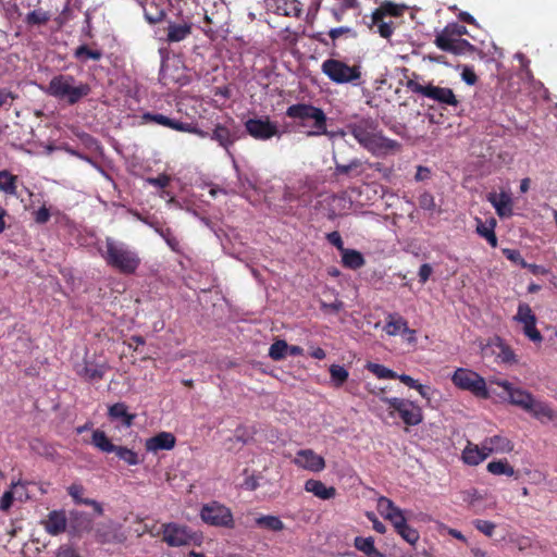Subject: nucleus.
Instances as JSON below:
<instances>
[{
	"label": "nucleus",
	"instance_id": "obj_2",
	"mask_svg": "<svg viewBox=\"0 0 557 557\" xmlns=\"http://www.w3.org/2000/svg\"><path fill=\"white\" fill-rule=\"evenodd\" d=\"M286 117L292 120L295 129L304 133L307 137L333 136L327 131V116L325 112L309 102H298L287 107Z\"/></svg>",
	"mask_w": 557,
	"mask_h": 557
},
{
	"label": "nucleus",
	"instance_id": "obj_40",
	"mask_svg": "<svg viewBox=\"0 0 557 557\" xmlns=\"http://www.w3.org/2000/svg\"><path fill=\"white\" fill-rule=\"evenodd\" d=\"M145 18L150 24H157L164 20L165 11L157 5L154 2H150L144 8Z\"/></svg>",
	"mask_w": 557,
	"mask_h": 557
},
{
	"label": "nucleus",
	"instance_id": "obj_62",
	"mask_svg": "<svg viewBox=\"0 0 557 557\" xmlns=\"http://www.w3.org/2000/svg\"><path fill=\"white\" fill-rule=\"evenodd\" d=\"M14 500V493L11 490L5 491L0 498V510L8 511L12 507Z\"/></svg>",
	"mask_w": 557,
	"mask_h": 557
},
{
	"label": "nucleus",
	"instance_id": "obj_46",
	"mask_svg": "<svg viewBox=\"0 0 557 557\" xmlns=\"http://www.w3.org/2000/svg\"><path fill=\"white\" fill-rule=\"evenodd\" d=\"M329 38L331 39V46L336 47V40L346 37V38H356V32L348 26H341L336 28H332L327 33Z\"/></svg>",
	"mask_w": 557,
	"mask_h": 557
},
{
	"label": "nucleus",
	"instance_id": "obj_26",
	"mask_svg": "<svg viewBox=\"0 0 557 557\" xmlns=\"http://www.w3.org/2000/svg\"><path fill=\"white\" fill-rule=\"evenodd\" d=\"M108 417L111 421H120L123 426L129 428L133 425L136 414L128 412L125 403H115L109 406Z\"/></svg>",
	"mask_w": 557,
	"mask_h": 557
},
{
	"label": "nucleus",
	"instance_id": "obj_20",
	"mask_svg": "<svg viewBox=\"0 0 557 557\" xmlns=\"http://www.w3.org/2000/svg\"><path fill=\"white\" fill-rule=\"evenodd\" d=\"M293 462L302 469L321 472L325 468V460L312 449H300L297 451Z\"/></svg>",
	"mask_w": 557,
	"mask_h": 557
},
{
	"label": "nucleus",
	"instance_id": "obj_47",
	"mask_svg": "<svg viewBox=\"0 0 557 557\" xmlns=\"http://www.w3.org/2000/svg\"><path fill=\"white\" fill-rule=\"evenodd\" d=\"M354 546L356 549L362 552L367 556L373 554L376 549L374 545V539L372 536H356L354 540Z\"/></svg>",
	"mask_w": 557,
	"mask_h": 557
},
{
	"label": "nucleus",
	"instance_id": "obj_56",
	"mask_svg": "<svg viewBox=\"0 0 557 557\" xmlns=\"http://www.w3.org/2000/svg\"><path fill=\"white\" fill-rule=\"evenodd\" d=\"M473 525L478 531L482 532L484 535L490 537L494 534V531L496 529V524L494 522L483 519L474 520Z\"/></svg>",
	"mask_w": 557,
	"mask_h": 557
},
{
	"label": "nucleus",
	"instance_id": "obj_16",
	"mask_svg": "<svg viewBox=\"0 0 557 557\" xmlns=\"http://www.w3.org/2000/svg\"><path fill=\"white\" fill-rule=\"evenodd\" d=\"M92 531L96 542L100 544H120L126 540V536L111 520L97 523Z\"/></svg>",
	"mask_w": 557,
	"mask_h": 557
},
{
	"label": "nucleus",
	"instance_id": "obj_19",
	"mask_svg": "<svg viewBox=\"0 0 557 557\" xmlns=\"http://www.w3.org/2000/svg\"><path fill=\"white\" fill-rule=\"evenodd\" d=\"M94 530V519L84 511L71 510L69 513V533L72 536H82Z\"/></svg>",
	"mask_w": 557,
	"mask_h": 557
},
{
	"label": "nucleus",
	"instance_id": "obj_48",
	"mask_svg": "<svg viewBox=\"0 0 557 557\" xmlns=\"http://www.w3.org/2000/svg\"><path fill=\"white\" fill-rule=\"evenodd\" d=\"M288 344L283 339L275 341L269 349V357L275 361L282 360L286 357Z\"/></svg>",
	"mask_w": 557,
	"mask_h": 557
},
{
	"label": "nucleus",
	"instance_id": "obj_3",
	"mask_svg": "<svg viewBox=\"0 0 557 557\" xmlns=\"http://www.w3.org/2000/svg\"><path fill=\"white\" fill-rule=\"evenodd\" d=\"M106 251L101 253L107 265L121 274L132 275L136 273L141 263L138 251L128 244L107 237Z\"/></svg>",
	"mask_w": 557,
	"mask_h": 557
},
{
	"label": "nucleus",
	"instance_id": "obj_57",
	"mask_svg": "<svg viewBox=\"0 0 557 557\" xmlns=\"http://www.w3.org/2000/svg\"><path fill=\"white\" fill-rule=\"evenodd\" d=\"M418 202L420 208L426 211H434L436 208L434 196L429 191L422 193L419 196Z\"/></svg>",
	"mask_w": 557,
	"mask_h": 557
},
{
	"label": "nucleus",
	"instance_id": "obj_24",
	"mask_svg": "<svg viewBox=\"0 0 557 557\" xmlns=\"http://www.w3.org/2000/svg\"><path fill=\"white\" fill-rule=\"evenodd\" d=\"M176 437L170 432H160L146 440L145 447L147 451L157 453L159 450H170L174 448Z\"/></svg>",
	"mask_w": 557,
	"mask_h": 557
},
{
	"label": "nucleus",
	"instance_id": "obj_58",
	"mask_svg": "<svg viewBox=\"0 0 557 557\" xmlns=\"http://www.w3.org/2000/svg\"><path fill=\"white\" fill-rule=\"evenodd\" d=\"M503 255L509 260L511 261L512 263L515 264H518L520 265L521 268H525L527 265V261L523 259V257L521 256L520 251L517 250V249H509V248H504L503 250Z\"/></svg>",
	"mask_w": 557,
	"mask_h": 557
},
{
	"label": "nucleus",
	"instance_id": "obj_13",
	"mask_svg": "<svg viewBox=\"0 0 557 557\" xmlns=\"http://www.w3.org/2000/svg\"><path fill=\"white\" fill-rule=\"evenodd\" d=\"M110 370L106 361H97L96 357H85L81 364H76V374L87 382H99Z\"/></svg>",
	"mask_w": 557,
	"mask_h": 557
},
{
	"label": "nucleus",
	"instance_id": "obj_60",
	"mask_svg": "<svg viewBox=\"0 0 557 557\" xmlns=\"http://www.w3.org/2000/svg\"><path fill=\"white\" fill-rule=\"evenodd\" d=\"M447 32L450 33V35L461 38L463 35L468 34V29L465 25H461L459 23H449L444 27Z\"/></svg>",
	"mask_w": 557,
	"mask_h": 557
},
{
	"label": "nucleus",
	"instance_id": "obj_51",
	"mask_svg": "<svg viewBox=\"0 0 557 557\" xmlns=\"http://www.w3.org/2000/svg\"><path fill=\"white\" fill-rule=\"evenodd\" d=\"M362 166V161L360 159H352L349 163L347 164H342V163H338L336 160H335V173L336 174H339V175H348L350 174L352 171L359 169Z\"/></svg>",
	"mask_w": 557,
	"mask_h": 557
},
{
	"label": "nucleus",
	"instance_id": "obj_22",
	"mask_svg": "<svg viewBox=\"0 0 557 557\" xmlns=\"http://www.w3.org/2000/svg\"><path fill=\"white\" fill-rule=\"evenodd\" d=\"M193 23L189 17L182 18L181 22H169L166 41L170 44L185 40L191 35Z\"/></svg>",
	"mask_w": 557,
	"mask_h": 557
},
{
	"label": "nucleus",
	"instance_id": "obj_9",
	"mask_svg": "<svg viewBox=\"0 0 557 557\" xmlns=\"http://www.w3.org/2000/svg\"><path fill=\"white\" fill-rule=\"evenodd\" d=\"M201 520L212 527L218 528H234V517L228 507L219 503L210 502L205 504L200 509Z\"/></svg>",
	"mask_w": 557,
	"mask_h": 557
},
{
	"label": "nucleus",
	"instance_id": "obj_33",
	"mask_svg": "<svg viewBox=\"0 0 557 557\" xmlns=\"http://www.w3.org/2000/svg\"><path fill=\"white\" fill-rule=\"evenodd\" d=\"M486 444H488L493 450V454H506L513 449L512 442L503 435H493L486 437Z\"/></svg>",
	"mask_w": 557,
	"mask_h": 557
},
{
	"label": "nucleus",
	"instance_id": "obj_7",
	"mask_svg": "<svg viewBox=\"0 0 557 557\" xmlns=\"http://www.w3.org/2000/svg\"><path fill=\"white\" fill-rule=\"evenodd\" d=\"M322 72L336 84L354 83L361 77L359 65H348L347 63L336 60L327 59L321 65Z\"/></svg>",
	"mask_w": 557,
	"mask_h": 557
},
{
	"label": "nucleus",
	"instance_id": "obj_1",
	"mask_svg": "<svg viewBox=\"0 0 557 557\" xmlns=\"http://www.w3.org/2000/svg\"><path fill=\"white\" fill-rule=\"evenodd\" d=\"M347 131L355 139L374 156H384L399 148V144L385 137L379 123L372 117H363L347 125Z\"/></svg>",
	"mask_w": 557,
	"mask_h": 557
},
{
	"label": "nucleus",
	"instance_id": "obj_55",
	"mask_svg": "<svg viewBox=\"0 0 557 557\" xmlns=\"http://www.w3.org/2000/svg\"><path fill=\"white\" fill-rule=\"evenodd\" d=\"M499 352L497 354V358L503 363H515L517 362L516 355L513 350L505 344H499Z\"/></svg>",
	"mask_w": 557,
	"mask_h": 557
},
{
	"label": "nucleus",
	"instance_id": "obj_59",
	"mask_svg": "<svg viewBox=\"0 0 557 557\" xmlns=\"http://www.w3.org/2000/svg\"><path fill=\"white\" fill-rule=\"evenodd\" d=\"M148 184L158 187V188H165L170 185L171 177L168 174H160L157 177H149L147 178Z\"/></svg>",
	"mask_w": 557,
	"mask_h": 557
},
{
	"label": "nucleus",
	"instance_id": "obj_23",
	"mask_svg": "<svg viewBox=\"0 0 557 557\" xmlns=\"http://www.w3.org/2000/svg\"><path fill=\"white\" fill-rule=\"evenodd\" d=\"M487 200L494 207L499 218H509L513 214L511 196L506 191L490 193Z\"/></svg>",
	"mask_w": 557,
	"mask_h": 557
},
{
	"label": "nucleus",
	"instance_id": "obj_53",
	"mask_svg": "<svg viewBox=\"0 0 557 557\" xmlns=\"http://www.w3.org/2000/svg\"><path fill=\"white\" fill-rule=\"evenodd\" d=\"M85 488L82 484L73 483L67 487L69 495L73 498L77 505H84V502H88L89 498H84L83 494Z\"/></svg>",
	"mask_w": 557,
	"mask_h": 557
},
{
	"label": "nucleus",
	"instance_id": "obj_28",
	"mask_svg": "<svg viewBox=\"0 0 557 557\" xmlns=\"http://www.w3.org/2000/svg\"><path fill=\"white\" fill-rule=\"evenodd\" d=\"M527 412L531 413L541 423L552 422L557 418L556 412L547 403L536 399H534Z\"/></svg>",
	"mask_w": 557,
	"mask_h": 557
},
{
	"label": "nucleus",
	"instance_id": "obj_4",
	"mask_svg": "<svg viewBox=\"0 0 557 557\" xmlns=\"http://www.w3.org/2000/svg\"><path fill=\"white\" fill-rule=\"evenodd\" d=\"M91 91L87 83L77 82L71 74H58L53 76L47 88L46 92L61 101L66 102L69 106L78 103L83 98L87 97Z\"/></svg>",
	"mask_w": 557,
	"mask_h": 557
},
{
	"label": "nucleus",
	"instance_id": "obj_34",
	"mask_svg": "<svg viewBox=\"0 0 557 557\" xmlns=\"http://www.w3.org/2000/svg\"><path fill=\"white\" fill-rule=\"evenodd\" d=\"M255 523L259 528L273 532H280L285 529L284 522L277 516L272 515L260 516L255 520Z\"/></svg>",
	"mask_w": 557,
	"mask_h": 557
},
{
	"label": "nucleus",
	"instance_id": "obj_39",
	"mask_svg": "<svg viewBox=\"0 0 557 557\" xmlns=\"http://www.w3.org/2000/svg\"><path fill=\"white\" fill-rule=\"evenodd\" d=\"M487 471L494 475L512 476L515 474L513 467H511L506 459L491 461L487 465Z\"/></svg>",
	"mask_w": 557,
	"mask_h": 557
},
{
	"label": "nucleus",
	"instance_id": "obj_50",
	"mask_svg": "<svg viewBox=\"0 0 557 557\" xmlns=\"http://www.w3.org/2000/svg\"><path fill=\"white\" fill-rule=\"evenodd\" d=\"M399 507H397L394 502L385 496H381L377 499V511L380 515L387 519L392 513H394Z\"/></svg>",
	"mask_w": 557,
	"mask_h": 557
},
{
	"label": "nucleus",
	"instance_id": "obj_21",
	"mask_svg": "<svg viewBox=\"0 0 557 557\" xmlns=\"http://www.w3.org/2000/svg\"><path fill=\"white\" fill-rule=\"evenodd\" d=\"M41 524L49 535L57 536L69 530V516L64 510H51Z\"/></svg>",
	"mask_w": 557,
	"mask_h": 557
},
{
	"label": "nucleus",
	"instance_id": "obj_35",
	"mask_svg": "<svg viewBox=\"0 0 557 557\" xmlns=\"http://www.w3.org/2000/svg\"><path fill=\"white\" fill-rule=\"evenodd\" d=\"M91 443L95 447L103 453H113L116 445H114L107 434L101 430H95L91 435Z\"/></svg>",
	"mask_w": 557,
	"mask_h": 557
},
{
	"label": "nucleus",
	"instance_id": "obj_37",
	"mask_svg": "<svg viewBox=\"0 0 557 557\" xmlns=\"http://www.w3.org/2000/svg\"><path fill=\"white\" fill-rule=\"evenodd\" d=\"M51 18V14L42 9H37L28 12L25 16V23L28 26L46 25Z\"/></svg>",
	"mask_w": 557,
	"mask_h": 557
},
{
	"label": "nucleus",
	"instance_id": "obj_25",
	"mask_svg": "<svg viewBox=\"0 0 557 557\" xmlns=\"http://www.w3.org/2000/svg\"><path fill=\"white\" fill-rule=\"evenodd\" d=\"M384 331L389 336H396L399 333L410 334L411 336L416 334L414 330L409 329L408 322L397 313L387 315Z\"/></svg>",
	"mask_w": 557,
	"mask_h": 557
},
{
	"label": "nucleus",
	"instance_id": "obj_18",
	"mask_svg": "<svg viewBox=\"0 0 557 557\" xmlns=\"http://www.w3.org/2000/svg\"><path fill=\"white\" fill-rule=\"evenodd\" d=\"M497 385L508 395L509 403L511 405L517 406L524 411H528V409L531 408L535 398L530 392L515 387L513 384L508 381H499L497 382Z\"/></svg>",
	"mask_w": 557,
	"mask_h": 557
},
{
	"label": "nucleus",
	"instance_id": "obj_5",
	"mask_svg": "<svg viewBox=\"0 0 557 557\" xmlns=\"http://www.w3.org/2000/svg\"><path fill=\"white\" fill-rule=\"evenodd\" d=\"M406 87L411 92L421 95L442 106L457 107L459 104V100L457 99L453 89L448 87L435 86L431 83L428 85H422L413 78L406 82Z\"/></svg>",
	"mask_w": 557,
	"mask_h": 557
},
{
	"label": "nucleus",
	"instance_id": "obj_29",
	"mask_svg": "<svg viewBox=\"0 0 557 557\" xmlns=\"http://www.w3.org/2000/svg\"><path fill=\"white\" fill-rule=\"evenodd\" d=\"M210 137L225 149H228L237 138L236 134L223 124H216Z\"/></svg>",
	"mask_w": 557,
	"mask_h": 557
},
{
	"label": "nucleus",
	"instance_id": "obj_45",
	"mask_svg": "<svg viewBox=\"0 0 557 557\" xmlns=\"http://www.w3.org/2000/svg\"><path fill=\"white\" fill-rule=\"evenodd\" d=\"M332 383L335 387H341L348 380V371L339 364H332L329 369Z\"/></svg>",
	"mask_w": 557,
	"mask_h": 557
},
{
	"label": "nucleus",
	"instance_id": "obj_12",
	"mask_svg": "<svg viewBox=\"0 0 557 557\" xmlns=\"http://www.w3.org/2000/svg\"><path fill=\"white\" fill-rule=\"evenodd\" d=\"M434 44L442 51L449 52L455 55L473 53L476 51V47L470 41L450 35V33L445 28L436 34Z\"/></svg>",
	"mask_w": 557,
	"mask_h": 557
},
{
	"label": "nucleus",
	"instance_id": "obj_6",
	"mask_svg": "<svg viewBox=\"0 0 557 557\" xmlns=\"http://www.w3.org/2000/svg\"><path fill=\"white\" fill-rule=\"evenodd\" d=\"M451 382L459 389L468 391L475 397L483 399L490 397L484 377L473 370L458 368L451 375Z\"/></svg>",
	"mask_w": 557,
	"mask_h": 557
},
{
	"label": "nucleus",
	"instance_id": "obj_52",
	"mask_svg": "<svg viewBox=\"0 0 557 557\" xmlns=\"http://www.w3.org/2000/svg\"><path fill=\"white\" fill-rule=\"evenodd\" d=\"M372 25L377 27V32L381 37L388 39L394 33V26L392 22H385L384 17L380 21H375L373 15L371 16Z\"/></svg>",
	"mask_w": 557,
	"mask_h": 557
},
{
	"label": "nucleus",
	"instance_id": "obj_41",
	"mask_svg": "<svg viewBox=\"0 0 557 557\" xmlns=\"http://www.w3.org/2000/svg\"><path fill=\"white\" fill-rule=\"evenodd\" d=\"M113 453H115V455L128 466H137L141 462L138 454L125 446L116 445L115 450H113Z\"/></svg>",
	"mask_w": 557,
	"mask_h": 557
},
{
	"label": "nucleus",
	"instance_id": "obj_44",
	"mask_svg": "<svg viewBox=\"0 0 557 557\" xmlns=\"http://www.w3.org/2000/svg\"><path fill=\"white\" fill-rule=\"evenodd\" d=\"M395 531L404 541L412 546H414L420 539L419 532L414 528L410 527L407 522L397 528Z\"/></svg>",
	"mask_w": 557,
	"mask_h": 557
},
{
	"label": "nucleus",
	"instance_id": "obj_42",
	"mask_svg": "<svg viewBox=\"0 0 557 557\" xmlns=\"http://www.w3.org/2000/svg\"><path fill=\"white\" fill-rule=\"evenodd\" d=\"M156 232L165 240L172 251L181 252V243L170 227H157Z\"/></svg>",
	"mask_w": 557,
	"mask_h": 557
},
{
	"label": "nucleus",
	"instance_id": "obj_38",
	"mask_svg": "<svg viewBox=\"0 0 557 557\" xmlns=\"http://www.w3.org/2000/svg\"><path fill=\"white\" fill-rule=\"evenodd\" d=\"M462 460L469 466L480 465L483 461V457L479 451V445L469 442L462 451Z\"/></svg>",
	"mask_w": 557,
	"mask_h": 557
},
{
	"label": "nucleus",
	"instance_id": "obj_11",
	"mask_svg": "<svg viewBox=\"0 0 557 557\" xmlns=\"http://www.w3.org/2000/svg\"><path fill=\"white\" fill-rule=\"evenodd\" d=\"M141 119L146 123H154L164 127H169L171 129L183 132V133H189L197 135L201 138H206L209 136V134L202 129H200L196 123L194 122H181L171 117H168L161 113H151V112H145L141 115Z\"/></svg>",
	"mask_w": 557,
	"mask_h": 557
},
{
	"label": "nucleus",
	"instance_id": "obj_15",
	"mask_svg": "<svg viewBox=\"0 0 557 557\" xmlns=\"http://www.w3.org/2000/svg\"><path fill=\"white\" fill-rule=\"evenodd\" d=\"M246 132L255 139L268 140L280 134L277 125L265 119H249L245 122Z\"/></svg>",
	"mask_w": 557,
	"mask_h": 557
},
{
	"label": "nucleus",
	"instance_id": "obj_64",
	"mask_svg": "<svg viewBox=\"0 0 557 557\" xmlns=\"http://www.w3.org/2000/svg\"><path fill=\"white\" fill-rule=\"evenodd\" d=\"M55 557H81L79 554L69 545H61L55 554Z\"/></svg>",
	"mask_w": 557,
	"mask_h": 557
},
{
	"label": "nucleus",
	"instance_id": "obj_17",
	"mask_svg": "<svg viewBox=\"0 0 557 557\" xmlns=\"http://www.w3.org/2000/svg\"><path fill=\"white\" fill-rule=\"evenodd\" d=\"M267 12L287 16L300 17L302 13V4L299 0H263Z\"/></svg>",
	"mask_w": 557,
	"mask_h": 557
},
{
	"label": "nucleus",
	"instance_id": "obj_63",
	"mask_svg": "<svg viewBox=\"0 0 557 557\" xmlns=\"http://www.w3.org/2000/svg\"><path fill=\"white\" fill-rule=\"evenodd\" d=\"M461 78L468 85H474L478 82V76L473 69L467 65L462 69Z\"/></svg>",
	"mask_w": 557,
	"mask_h": 557
},
{
	"label": "nucleus",
	"instance_id": "obj_32",
	"mask_svg": "<svg viewBox=\"0 0 557 557\" xmlns=\"http://www.w3.org/2000/svg\"><path fill=\"white\" fill-rule=\"evenodd\" d=\"M342 263L347 269L357 270L364 265L366 260L358 250L345 248L342 251Z\"/></svg>",
	"mask_w": 557,
	"mask_h": 557
},
{
	"label": "nucleus",
	"instance_id": "obj_27",
	"mask_svg": "<svg viewBox=\"0 0 557 557\" xmlns=\"http://www.w3.org/2000/svg\"><path fill=\"white\" fill-rule=\"evenodd\" d=\"M305 491L312 493L315 497L326 500L334 498L336 488L334 486H326L322 481L309 479L305 483Z\"/></svg>",
	"mask_w": 557,
	"mask_h": 557
},
{
	"label": "nucleus",
	"instance_id": "obj_49",
	"mask_svg": "<svg viewBox=\"0 0 557 557\" xmlns=\"http://www.w3.org/2000/svg\"><path fill=\"white\" fill-rule=\"evenodd\" d=\"M74 57L78 60H100L102 58V52L100 50H92L87 45H82L75 49Z\"/></svg>",
	"mask_w": 557,
	"mask_h": 557
},
{
	"label": "nucleus",
	"instance_id": "obj_54",
	"mask_svg": "<svg viewBox=\"0 0 557 557\" xmlns=\"http://www.w3.org/2000/svg\"><path fill=\"white\" fill-rule=\"evenodd\" d=\"M11 491L14 493L15 500L23 503L29 498L26 484L22 481L12 482Z\"/></svg>",
	"mask_w": 557,
	"mask_h": 557
},
{
	"label": "nucleus",
	"instance_id": "obj_43",
	"mask_svg": "<svg viewBox=\"0 0 557 557\" xmlns=\"http://www.w3.org/2000/svg\"><path fill=\"white\" fill-rule=\"evenodd\" d=\"M366 369L373 373L377 379H388V380H395L397 379V373L383 364L374 363V362H368L366 364Z\"/></svg>",
	"mask_w": 557,
	"mask_h": 557
},
{
	"label": "nucleus",
	"instance_id": "obj_30",
	"mask_svg": "<svg viewBox=\"0 0 557 557\" xmlns=\"http://www.w3.org/2000/svg\"><path fill=\"white\" fill-rule=\"evenodd\" d=\"M18 176L9 170L0 171V191L8 196L17 197Z\"/></svg>",
	"mask_w": 557,
	"mask_h": 557
},
{
	"label": "nucleus",
	"instance_id": "obj_31",
	"mask_svg": "<svg viewBox=\"0 0 557 557\" xmlns=\"http://www.w3.org/2000/svg\"><path fill=\"white\" fill-rule=\"evenodd\" d=\"M495 226L496 220L493 218L486 222L478 220L476 233L481 237L485 238L493 248L497 247L498 245L497 236L495 234Z\"/></svg>",
	"mask_w": 557,
	"mask_h": 557
},
{
	"label": "nucleus",
	"instance_id": "obj_61",
	"mask_svg": "<svg viewBox=\"0 0 557 557\" xmlns=\"http://www.w3.org/2000/svg\"><path fill=\"white\" fill-rule=\"evenodd\" d=\"M386 520H388L393 524L395 530L407 522L404 511L400 508H398L394 513L387 517Z\"/></svg>",
	"mask_w": 557,
	"mask_h": 557
},
{
	"label": "nucleus",
	"instance_id": "obj_36",
	"mask_svg": "<svg viewBox=\"0 0 557 557\" xmlns=\"http://www.w3.org/2000/svg\"><path fill=\"white\" fill-rule=\"evenodd\" d=\"M404 8L392 2H384L379 8L373 11V17L375 21H380L381 17L389 16H400L403 14Z\"/></svg>",
	"mask_w": 557,
	"mask_h": 557
},
{
	"label": "nucleus",
	"instance_id": "obj_10",
	"mask_svg": "<svg viewBox=\"0 0 557 557\" xmlns=\"http://www.w3.org/2000/svg\"><path fill=\"white\" fill-rule=\"evenodd\" d=\"M162 541L170 547H181L196 543L197 537L189 527L169 522L162 524Z\"/></svg>",
	"mask_w": 557,
	"mask_h": 557
},
{
	"label": "nucleus",
	"instance_id": "obj_8",
	"mask_svg": "<svg viewBox=\"0 0 557 557\" xmlns=\"http://www.w3.org/2000/svg\"><path fill=\"white\" fill-rule=\"evenodd\" d=\"M382 400L392 409L389 414L394 416V412H397L405 424L414 426L422 422V409L413 401L398 397H383Z\"/></svg>",
	"mask_w": 557,
	"mask_h": 557
},
{
	"label": "nucleus",
	"instance_id": "obj_14",
	"mask_svg": "<svg viewBox=\"0 0 557 557\" xmlns=\"http://www.w3.org/2000/svg\"><path fill=\"white\" fill-rule=\"evenodd\" d=\"M513 320L523 325V333L530 341L534 343L543 341V336L536 327V317L528 304H520L518 306Z\"/></svg>",
	"mask_w": 557,
	"mask_h": 557
}]
</instances>
